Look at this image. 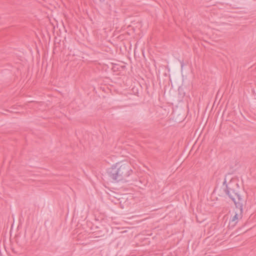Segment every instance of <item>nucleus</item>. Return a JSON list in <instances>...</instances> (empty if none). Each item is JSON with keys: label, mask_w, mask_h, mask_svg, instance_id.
<instances>
[{"label": "nucleus", "mask_w": 256, "mask_h": 256, "mask_svg": "<svg viewBox=\"0 0 256 256\" xmlns=\"http://www.w3.org/2000/svg\"><path fill=\"white\" fill-rule=\"evenodd\" d=\"M131 165L130 163L117 162L107 169L106 175L113 182H127V178L132 174Z\"/></svg>", "instance_id": "1"}, {"label": "nucleus", "mask_w": 256, "mask_h": 256, "mask_svg": "<svg viewBox=\"0 0 256 256\" xmlns=\"http://www.w3.org/2000/svg\"><path fill=\"white\" fill-rule=\"evenodd\" d=\"M224 192L234 202L236 208L240 210V214H242L243 212L244 200L241 196L227 184Z\"/></svg>", "instance_id": "2"}, {"label": "nucleus", "mask_w": 256, "mask_h": 256, "mask_svg": "<svg viewBox=\"0 0 256 256\" xmlns=\"http://www.w3.org/2000/svg\"><path fill=\"white\" fill-rule=\"evenodd\" d=\"M240 214V218L242 216V214H240V211L236 212V214L234 216H233L230 219V222H234V224H236L238 222V215Z\"/></svg>", "instance_id": "3"}, {"label": "nucleus", "mask_w": 256, "mask_h": 256, "mask_svg": "<svg viewBox=\"0 0 256 256\" xmlns=\"http://www.w3.org/2000/svg\"><path fill=\"white\" fill-rule=\"evenodd\" d=\"M180 64H181V67L182 68L184 66V62L182 61V62H180Z\"/></svg>", "instance_id": "4"}, {"label": "nucleus", "mask_w": 256, "mask_h": 256, "mask_svg": "<svg viewBox=\"0 0 256 256\" xmlns=\"http://www.w3.org/2000/svg\"><path fill=\"white\" fill-rule=\"evenodd\" d=\"M226 184V180H224V184Z\"/></svg>", "instance_id": "5"}]
</instances>
